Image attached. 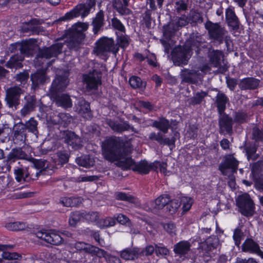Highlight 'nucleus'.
<instances>
[{
    "label": "nucleus",
    "instance_id": "nucleus-1",
    "mask_svg": "<svg viewBox=\"0 0 263 263\" xmlns=\"http://www.w3.org/2000/svg\"><path fill=\"white\" fill-rule=\"evenodd\" d=\"M104 158L110 162H117V165L124 170L132 168L142 174H146L154 168V162L149 163L145 160L135 164L130 156L133 151L129 141L120 137H111L106 139L102 147Z\"/></svg>",
    "mask_w": 263,
    "mask_h": 263
},
{
    "label": "nucleus",
    "instance_id": "nucleus-2",
    "mask_svg": "<svg viewBox=\"0 0 263 263\" xmlns=\"http://www.w3.org/2000/svg\"><path fill=\"white\" fill-rule=\"evenodd\" d=\"M201 43L197 37L194 36L187 39L183 46L176 47L172 52V59L175 65L182 66L187 64L192 55V51L195 50L197 55L201 54Z\"/></svg>",
    "mask_w": 263,
    "mask_h": 263
},
{
    "label": "nucleus",
    "instance_id": "nucleus-3",
    "mask_svg": "<svg viewBox=\"0 0 263 263\" xmlns=\"http://www.w3.org/2000/svg\"><path fill=\"white\" fill-rule=\"evenodd\" d=\"M118 51L119 46L115 45L114 40L106 37H103L98 40L94 48L96 54L102 59H107L108 53L111 52L116 55Z\"/></svg>",
    "mask_w": 263,
    "mask_h": 263
},
{
    "label": "nucleus",
    "instance_id": "nucleus-4",
    "mask_svg": "<svg viewBox=\"0 0 263 263\" xmlns=\"http://www.w3.org/2000/svg\"><path fill=\"white\" fill-rule=\"evenodd\" d=\"M96 0H86L85 3L79 4L70 11L65 13L61 17V20L69 21L79 16L84 18L90 13L91 9L96 6Z\"/></svg>",
    "mask_w": 263,
    "mask_h": 263
},
{
    "label": "nucleus",
    "instance_id": "nucleus-5",
    "mask_svg": "<svg viewBox=\"0 0 263 263\" xmlns=\"http://www.w3.org/2000/svg\"><path fill=\"white\" fill-rule=\"evenodd\" d=\"M205 28L208 31L209 37L215 43L219 45L222 44V39L228 33V31L219 23H213L208 21L204 25Z\"/></svg>",
    "mask_w": 263,
    "mask_h": 263
},
{
    "label": "nucleus",
    "instance_id": "nucleus-6",
    "mask_svg": "<svg viewBox=\"0 0 263 263\" xmlns=\"http://www.w3.org/2000/svg\"><path fill=\"white\" fill-rule=\"evenodd\" d=\"M23 90L18 86H12L6 90L5 101L9 108L15 110L20 104V98L23 94Z\"/></svg>",
    "mask_w": 263,
    "mask_h": 263
},
{
    "label": "nucleus",
    "instance_id": "nucleus-7",
    "mask_svg": "<svg viewBox=\"0 0 263 263\" xmlns=\"http://www.w3.org/2000/svg\"><path fill=\"white\" fill-rule=\"evenodd\" d=\"M236 204L239 211L244 216H251L253 215L254 206L248 194L245 193L238 196L236 199Z\"/></svg>",
    "mask_w": 263,
    "mask_h": 263
},
{
    "label": "nucleus",
    "instance_id": "nucleus-8",
    "mask_svg": "<svg viewBox=\"0 0 263 263\" xmlns=\"http://www.w3.org/2000/svg\"><path fill=\"white\" fill-rule=\"evenodd\" d=\"M35 235L37 238L52 245H60L63 241L61 236L54 230H40L35 233Z\"/></svg>",
    "mask_w": 263,
    "mask_h": 263
},
{
    "label": "nucleus",
    "instance_id": "nucleus-9",
    "mask_svg": "<svg viewBox=\"0 0 263 263\" xmlns=\"http://www.w3.org/2000/svg\"><path fill=\"white\" fill-rule=\"evenodd\" d=\"M63 47V44L62 43H57L49 47L40 48L36 58L39 60V59L45 58L48 59L56 57L62 52Z\"/></svg>",
    "mask_w": 263,
    "mask_h": 263
},
{
    "label": "nucleus",
    "instance_id": "nucleus-10",
    "mask_svg": "<svg viewBox=\"0 0 263 263\" xmlns=\"http://www.w3.org/2000/svg\"><path fill=\"white\" fill-rule=\"evenodd\" d=\"M238 161L232 155H227L224 157L223 162L219 166V169L224 175H229L236 172L238 165Z\"/></svg>",
    "mask_w": 263,
    "mask_h": 263
},
{
    "label": "nucleus",
    "instance_id": "nucleus-11",
    "mask_svg": "<svg viewBox=\"0 0 263 263\" xmlns=\"http://www.w3.org/2000/svg\"><path fill=\"white\" fill-rule=\"evenodd\" d=\"M233 119L225 112L219 114L218 125L219 133L232 135L233 132Z\"/></svg>",
    "mask_w": 263,
    "mask_h": 263
},
{
    "label": "nucleus",
    "instance_id": "nucleus-12",
    "mask_svg": "<svg viewBox=\"0 0 263 263\" xmlns=\"http://www.w3.org/2000/svg\"><path fill=\"white\" fill-rule=\"evenodd\" d=\"M63 138L65 143L74 150L79 149L83 146V141L81 138L72 131L68 130L64 131Z\"/></svg>",
    "mask_w": 263,
    "mask_h": 263
},
{
    "label": "nucleus",
    "instance_id": "nucleus-13",
    "mask_svg": "<svg viewBox=\"0 0 263 263\" xmlns=\"http://www.w3.org/2000/svg\"><path fill=\"white\" fill-rule=\"evenodd\" d=\"M69 84L67 77L65 76H58L53 81L49 90L50 95L55 96L64 91Z\"/></svg>",
    "mask_w": 263,
    "mask_h": 263
},
{
    "label": "nucleus",
    "instance_id": "nucleus-14",
    "mask_svg": "<svg viewBox=\"0 0 263 263\" xmlns=\"http://www.w3.org/2000/svg\"><path fill=\"white\" fill-rule=\"evenodd\" d=\"M106 124L115 132L121 134L124 132L131 130L135 133H138V131L134 127L132 126L127 121L119 122L118 121L113 120L111 119L106 120Z\"/></svg>",
    "mask_w": 263,
    "mask_h": 263
},
{
    "label": "nucleus",
    "instance_id": "nucleus-15",
    "mask_svg": "<svg viewBox=\"0 0 263 263\" xmlns=\"http://www.w3.org/2000/svg\"><path fill=\"white\" fill-rule=\"evenodd\" d=\"M32 162L34 167L37 170H41L39 172H36L34 174H31L30 178L33 180H37L39 179L41 176L51 175L53 172L52 170L49 169L46 166L47 161L43 159H32Z\"/></svg>",
    "mask_w": 263,
    "mask_h": 263
},
{
    "label": "nucleus",
    "instance_id": "nucleus-16",
    "mask_svg": "<svg viewBox=\"0 0 263 263\" xmlns=\"http://www.w3.org/2000/svg\"><path fill=\"white\" fill-rule=\"evenodd\" d=\"M13 141L15 144L21 145L25 142L27 131L22 122L14 125L12 130Z\"/></svg>",
    "mask_w": 263,
    "mask_h": 263
},
{
    "label": "nucleus",
    "instance_id": "nucleus-17",
    "mask_svg": "<svg viewBox=\"0 0 263 263\" xmlns=\"http://www.w3.org/2000/svg\"><path fill=\"white\" fill-rule=\"evenodd\" d=\"M36 42L35 39H29L22 41L20 42V44H17L16 46L19 48L21 55L26 56L33 55L37 47Z\"/></svg>",
    "mask_w": 263,
    "mask_h": 263
},
{
    "label": "nucleus",
    "instance_id": "nucleus-18",
    "mask_svg": "<svg viewBox=\"0 0 263 263\" xmlns=\"http://www.w3.org/2000/svg\"><path fill=\"white\" fill-rule=\"evenodd\" d=\"M74 247L78 251H84L92 255H96L99 257L105 255V251L103 250L84 242H77L74 243Z\"/></svg>",
    "mask_w": 263,
    "mask_h": 263
},
{
    "label": "nucleus",
    "instance_id": "nucleus-19",
    "mask_svg": "<svg viewBox=\"0 0 263 263\" xmlns=\"http://www.w3.org/2000/svg\"><path fill=\"white\" fill-rule=\"evenodd\" d=\"M164 0H146L147 5H149V9H147L143 14V20L146 25L150 24L152 21L151 15L153 11L157 10V6L161 8Z\"/></svg>",
    "mask_w": 263,
    "mask_h": 263
},
{
    "label": "nucleus",
    "instance_id": "nucleus-20",
    "mask_svg": "<svg viewBox=\"0 0 263 263\" xmlns=\"http://www.w3.org/2000/svg\"><path fill=\"white\" fill-rule=\"evenodd\" d=\"M181 83L196 84L198 82L199 73L195 69L183 68L180 73Z\"/></svg>",
    "mask_w": 263,
    "mask_h": 263
},
{
    "label": "nucleus",
    "instance_id": "nucleus-21",
    "mask_svg": "<svg viewBox=\"0 0 263 263\" xmlns=\"http://www.w3.org/2000/svg\"><path fill=\"white\" fill-rule=\"evenodd\" d=\"M21 30L23 33H28L29 35L39 34L44 31L43 27L39 26V21L35 19L24 23Z\"/></svg>",
    "mask_w": 263,
    "mask_h": 263
},
{
    "label": "nucleus",
    "instance_id": "nucleus-22",
    "mask_svg": "<svg viewBox=\"0 0 263 263\" xmlns=\"http://www.w3.org/2000/svg\"><path fill=\"white\" fill-rule=\"evenodd\" d=\"M208 57L210 59V62L215 67H220V71L224 72L227 70V68L224 67H221V61H223V53L222 51L218 50H214L209 49Z\"/></svg>",
    "mask_w": 263,
    "mask_h": 263
},
{
    "label": "nucleus",
    "instance_id": "nucleus-23",
    "mask_svg": "<svg viewBox=\"0 0 263 263\" xmlns=\"http://www.w3.org/2000/svg\"><path fill=\"white\" fill-rule=\"evenodd\" d=\"M226 20L228 26L233 30H237L239 28L240 22L235 14L234 8L229 7L226 10Z\"/></svg>",
    "mask_w": 263,
    "mask_h": 263
},
{
    "label": "nucleus",
    "instance_id": "nucleus-24",
    "mask_svg": "<svg viewBox=\"0 0 263 263\" xmlns=\"http://www.w3.org/2000/svg\"><path fill=\"white\" fill-rule=\"evenodd\" d=\"M84 83L88 90H96L99 85L101 84L102 77L95 75L93 73H88L83 76Z\"/></svg>",
    "mask_w": 263,
    "mask_h": 263
},
{
    "label": "nucleus",
    "instance_id": "nucleus-25",
    "mask_svg": "<svg viewBox=\"0 0 263 263\" xmlns=\"http://www.w3.org/2000/svg\"><path fill=\"white\" fill-rule=\"evenodd\" d=\"M25 100V103L20 110L21 116L24 117L34 111L37 106V100L35 96H26Z\"/></svg>",
    "mask_w": 263,
    "mask_h": 263
},
{
    "label": "nucleus",
    "instance_id": "nucleus-26",
    "mask_svg": "<svg viewBox=\"0 0 263 263\" xmlns=\"http://www.w3.org/2000/svg\"><path fill=\"white\" fill-rule=\"evenodd\" d=\"M148 139L152 141H156L160 144L167 145L170 147L171 149L175 147L174 138H165L161 132L157 133L152 132L150 133L148 135Z\"/></svg>",
    "mask_w": 263,
    "mask_h": 263
},
{
    "label": "nucleus",
    "instance_id": "nucleus-27",
    "mask_svg": "<svg viewBox=\"0 0 263 263\" xmlns=\"http://www.w3.org/2000/svg\"><path fill=\"white\" fill-rule=\"evenodd\" d=\"M32 88L36 89L41 85H44L49 81V77L44 70H38L31 75Z\"/></svg>",
    "mask_w": 263,
    "mask_h": 263
},
{
    "label": "nucleus",
    "instance_id": "nucleus-28",
    "mask_svg": "<svg viewBox=\"0 0 263 263\" xmlns=\"http://www.w3.org/2000/svg\"><path fill=\"white\" fill-rule=\"evenodd\" d=\"M51 97L53 99L55 104L58 106H60L65 109H67L71 108L72 106V103L70 96L67 94H56L55 96L51 95Z\"/></svg>",
    "mask_w": 263,
    "mask_h": 263
},
{
    "label": "nucleus",
    "instance_id": "nucleus-29",
    "mask_svg": "<svg viewBox=\"0 0 263 263\" xmlns=\"http://www.w3.org/2000/svg\"><path fill=\"white\" fill-rule=\"evenodd\" d=\"M27 154L22 147L13 148L8 155L7 162L9 165H10L16 160L27 159Z\"/></svg>",
    "mask_w": 263,
    "mask_h": 263
},
{
    "label": "nucleus",
    "instance_id": "nucleus-30",
    "mask_svg": "<svg viewBox=\"0 0 263 263\" xmlns=\"http://www.w3.org/2000/svg\"><path fill=\"white\" fill-rule=\"evenodd\" d=\"M243 252L255 253L263 258V252L260 250L258 245L252 239H247L242 245Z\"/></svg>",
    "mask_w": 263,
    "mask_h": 263
},
{
    "label": "nucleus",
    "instance_id": "nucleus-31",
    "mask_svg": "<svg viewBox=\"0 0 263 263\" xmlns=\"http://www.w3.org/2000/svg\"><path fill=\"white\" fill-rule=\"evenodd\" d=\"M24 162H18V166H16L14 170L15 178L16 181H26L30 176L28 172V167L24 164Z\"/></svg>",
    "mask_w": 263,
    "mask_h": 263
},
{
    "label": "nucleus",
    "instance_id": "nucleus-32",
    "mask_svg": "<svg viewBox=\"0 0 263 263\" xmlns=\"http://www.w3.org/2000/svg\"><path fill=\"white\" fill-rule=\"evenodd\" d=\"M259 83V80L253 77H248L242 79L238 84V86L241 90H254L257 88Z\"/></svg>",
    "mask_w": 263,
    "mask_h": 263
},
{
    "label": "nucleus",
    "instance_id": "nucleus-33",
    "mask_svg": "<svg viewBox=\"0 0 263 263\" xmlns=\"http://www.w3.org/2000/svg\"><path fill=\"white\" fill-rule=\"evenodd\" d=\"M141 255L140 249L138 248H128L120 252L121 257L126 260H134Z\"/></svg>",
    "mask_w": 263,
    "mask_h": 263
},
{
    "label": "nucleus",
    "instance_id": "nucleus-34",
    "mask_svg": "<svg viewBox=\"0 0 263 263\" xmlns=\"http://www.w3.org/2000/svg\"><path fill=\"white\" fill-rule=\"evenodd\" d=\"M229 100L227 96L220 91H218L216 98L215 103L218 114L224 113L226 109V104Z\"/></svg>",
    "mask_w": 263,
    "mask_h": 263
},
{
    "label": "nucleus",
    "instance_id": "nucleus-35",
    "mask_svg": "<svg viewBox=\"0 0 263 263\" xmlns=\"http://www.w3.org/2000/svg\"><path fill=\"white\" fill-rule=\"evenodd\" d=\"M94 34H97L101 28L104 25V13L103 10H100L93 18L92 24Z\"/></svg>",
    "mask_w": 263,
    "mask_h": 263
},
{
    "label": "nucleus",
    "instance_id": "nucleus-36",
    "mask_svg": "<svg viewBox=\"0 0 263 263\" xmlns=\"http://www.w3.org/2000/svg\"><path fill=\"white\" fill-rule=\"evenodd\" d=\"M128 5V1L127 0V3H125L124 1L113 0L112 7L121 15H128L131 11L127 8Z\"/></svg>",
    "mask_w": 263,
    "mask_h": 263
},
{
    "label": "nucleus",
    "instance_id": "nucleus-37",
    "mask_svg": "<svg viewBox=\"0 0 263 263\" xmlns=\"http://www.w3.org/2000/svg\"><path fill=\"white\" fill-rule=\"evenodd\" d=\"M251 171L254 181H263V160L254 163Z\"/></svg>",
    "mask_w": 263,
    "mask_h": 263
},
{
    "label": "nucleus",
    "instance_id": "nucleus-38",
    "mask_svg": "<svg viewBox=\"0 0 263 263\" xmlns=\"http://www.w3.org/2000/svg\"><path fill=\"white\" fill-rule=\"evenodd\" d=\"M152 126L162 132L164 134L168 132L171 127L170 121L165 118H160L158 120H155L153 122Z\"/></svg>",
    "mask_w": 263,
    "mask_h": 263
},
{
    "label": "nucleus",
    "instance_id": "nucleus-39",
    "mask_svg": "<svg viewBox=\"0 0 263 263\" xmlns=\"http://www.w3.org/2000/svg\"><path fill=\"white\" fill-rule=\"evenodd\" d=\"M24 60V57L18 54L12 56L7 62L6 66L8 68L18 69L23 67L22 62Z\"/></svg>",
    "mask_w": 263,
    "mask_h": 263
},
{
    "label": "nucleus",
    "instance_id": "nucleus-40",
    "mask_svg": "<svg viewBox=\"0 0 263 263\" xmlns=\"http://www.w3.org/2000/svg\"><path fill=\"white\" fill-rule=\"evenodd\" d=\"M84 39V36L82 34L79 36L70 35L67 42V46L70 50L77 51L80 48Z\"/></svg>",
    "mask_w": 263,
    "mask_h": 263
},
{
    "label": "nucleus",
    "instance_id": "nucleus-41",
    "mask_svg": "<svg viewBox=\"0 0 263 263\" xmlns=\"http://www.w3.org/2000/svg\"><path fill=\"white\" fill-rule=\"evenodd\" d=\"M88 25L86 23L78 22L72 26L70 29V35L79 36L82 34L85 38V34L84 32L88 28Z\"/></svg>",
    "mask_w": 263,
    "mask_h": 263
},
{
    "label": "nucleus",
    "instance_id": "nucleus-42",
    "mask_svg": "<svg viewBox=\"0 0 263 263\" xmlns=\"http://www.w3.org/2000/svg\"><path fill=\"white\" fill-rule=\"evenodd\" d=\"M77 163L86 168L90 167L94 165V159L89 155L82 156L76 159Z\"/></svg>",
    "mask_w": 263,
    "mask_h": 263
},
{
    "label": "nucleus",
    "instance_id": "nucleus-43",
    "mask_svg": "<svg viewBox=\"0 0 263 263\" xmlns=\"http://www.w3.org/2000/svg\"><path fill=\"white\" fill-rule=\"evenodd\" d=\"M170 202V196L168 195H162L158 197L153 202V208L154 210L163 209Z\"/></svg>",
    "mask_w": 263,
    "mask_h": 263
},
{
    "label": "nucleus",
    "instance_id": "nucleus-44",
    "mask_svg": "<svg viewBox=\"0 0 263 263\" xmlns=\"http://www.w3.org/2000/svg\"><path fill=\"white\" fill-rule=\"evenodd\" d=\"M245 149L248 160H254L258 158V155L256 154L257 145L255 143H247L245 145Z\"/></svg>",
    "mask_w": 263,
    "mask_h": 263
},
{
    "label": "nucleus",
    "instance_id": "nucleus-45",
    "mask_svg": "<svg viewBox=\"0 0 263 263\" xmlns=\"http://www.w3.org/2000/svg\"><path fill=\"white\" fill-rule=\"evenodd\" d=\"M177 26L174 22L168 24L163 27V35L168 40H171L178 31Z\"/></svg>",
    "mask_w": 263,
    "mask_h": 263
},
{
    "label": "nucleus",
    "instance_id": "nucleus-46",
    "mask_svg": "<svg viewBox=\"0 0 263 263\" xmlns=\"http://www.w3.org/2000/svg\"><path fill=\"white\" fill-rule=\"evenodd\" d=\"M82 201L80 197H62L60 203L64 206L69 207L78 205Z\"/></svg>",
    "mask_w": 263,
    "mask_h": 263
},
{
    "label": "nucleus",
    "instance_id": "nucleus-47",
    "mask_svg": "<svg viewBox=\"0 0 263 263\" xmlns=\"http://www.w3.org/2000/svg\"><path fill=\"white\" fill-rule=\"evenodd\" d=\"M11 248L12 247L9 245H0V250L3 251L2 255L3 258L8 260L18 259L21 257L19 254L16 253L5 251V250Z\"/></svg>",
    "mask_w": 263,
    "mask_h": 263
},
{
    "label": "nucleus",
    "instance_id": "nucleus-48",
    "mask_svg": "<svg viewBox=\"0 0 263 263\" xmlns=\"http://www.w3.org/2000/svg\"><path fill=\"white\" fill-rule=\"evenodd\" d=\"M80 103L79 114L84 118L90 119L92 115L89 104L85 100L81 101Z\"/></svg>",
    "mask_w": 263,
    "mask_h": 263
},
{
    "label": "nucleus",
    "instance_id": "nucleus-49",
    "mask_svg": "<svg viewBox=\"0 0 263 263\" xmlns=\"http://www.w3.org/2000/svg\"><path fill=\"white\" fill-rule=\"evenodd\" d=\"M208 95V93L206 91L197 92L193 97L189 99V103L193 106L200 104Z\"/></svg>",
    "mask_w": 263,
    "mask_h": 263
},
{
    "label": "nucleus",
    "instance_id": "nucleus-50",
    "mask_svg": "<svg viewBox=\"0 0 263 263\" xmlns=\"http://www.w3.org/2000/svg\"><path fill=\"white\" fill-rule=\"evenodd\" d=\"M115 196L116 199L117 200L128 201L129 202L134 203L136 205H138L139 203V200L137 198L130 195H128L124 193L116 192L115 194Z\"/></svg>",
    "mask_w": 263,
    "mask_h": 263
},
{
    "label": "nucleus",
    "instance_id": "nucleus-51",
    "mask_svg": "<svg viewBox=\"0 0 263 263\" xmlns=\"http://www.w3.org/2000/svg\"><path fill=\"white\" fill-rule=\"evenodd\" d=\"M190 248L189 242L185 241H180L175 245L174 251L175 253L184 254L187 252Z\"/></svg>",
    "mask_w": 263,
    "mask_h": 263
},
{
    "label": "nucleus",
    "instance_id": "nucleus-52",
    "mask_svg": "<svg viewBox=\"0 0 263 263\" xmlns=\"http://www.w3.org/2000/svg\"><path fill=\"white\" fill-rule=\"evenodd\" d=\"M37 124V121L33 118H31L25 123H24V125L25 126L26 131L37 135L38 134Z\"/></svg>",
    "mask_w": 263,
    "mask_h": 263
},
{
    "label": "nucleus",
    "instance_id": "nucleus-53",
    "mask_svg": "<svg viewBox=\"0 0 263 263\" xmlns=\"http://www.w3.org/2000/svg\"><path fill=\"white\" fill-rule=\"evenodd\" d=\"M233 121L238 124H242L247 122L248 116L247 114L243 111H238L234 112L233 115Z\"/></svg>",
    "mask_w": 263,
    "mask_h": 263
},
{
    "label": "nucleus",
    "instance_id": "nucleus-54",
    "mask_svg": "<svg viewBox=\"0 0 263 263\" xmlns=\"http://www.w3.org/2000/svg\"><path fill=\"white\" fill-rule=\"evenodd\" d=\"M57 122H54V124H60L64 127L67 126L71 121V117L68 114L60 113L58 116Z\"/></svg>",
    "mask_w": 263,
    "mask_h": 263
},
{
    "label": "nucleus",
    "instance_id": "nucleus-55",
    "mask_svg": "<svg viewBox=\"0 0 263 263\" xmlns=\"http://www.w3.org/2000/svg\"><path fill=\"white\" fill-rule=\"evenodd\" d=\"M5 227L7 230L10 231H22L25 230L27 226L24 222L16 221L9 222L6 224Z\"/></svg>",
    "mask_w": 263,
    "mask_h": 263
},
{
    "label": "nucleus",
    "instance_id": "nucleus-56",
    "mask_svg": "<svg viewBox=\"0 0 263 263\" xmlns=\"http://www.w3.org/2000/svg\"><path fill=\"white\" fill-rule=\"evenodd\" d=\"M84 213H82L80 211H76L71 214L69 222L70 226H75L77 223L83 220Z\"/></svg>",
    "mask_w": 263,
    "mask_h": 263
},
{
    "label": "nucleus",
    "instance_id": "nucleus-57",
    "mask_svg": "<svg viewBox=\"0 0 263 263\" xmlns=\"http://www.w3.org/2000/svg\"><path fill=\"white\" fill-rule=\"evenodd\" d=\"M129 44V37L125 35L121 34V35H117V44L119 48L120 47L122 48H126Z\"/></svg>",
    "mask_w": 263,
    "mask_h": 263
},
{
    "label": "nucleus",
    "instance_id": "nucleus-58",
    "mask_svg": "<svg viewBox=\"0 0 263 263\" xmlns=\"http://www.w3.org/2000/svg\"><path fill=\"white\" fill-rule=\"evenodd\" d=\"M129 83L133 88H140L145 87V83L143 82L140 78L137 76H132L129 78Z\"/></svg>",
    "mask_w": 263,
    "mask_h": 263
},
{
    "label": "nucleus",
    "instance_id": "nucleus-59",
    "mask_svg": "<svg viewBox=\"0 0 263 263\" xmlns=\"http://www.w3.org/2000/svg\"><path fill=\"white\" fill-rule=\"evenodd\" d=\"M92 63L93 64L92 70L89 73H93L97 76L102 77V71L105 68L103 64L95 61Z\"/></svg>",
    "mask_w": 263,
    "mask_h": 263
},
{
    "label": "nucleus",
    "instance_id": "nucleus-60",
    "mask_svg": "<svg viewBox=\"0 0 263 263\" xmlns=\"http://www.w3.org/2000/svg\"><path fill=\"white\" fill-rule=\"evenodd\" d=\"M252 139L256 142H263V129L257 126H254L252 129Z\"/></svg>",
    "mask_w": 263,
    "mask_h": 263
},
{
    "label": "nucleus",
    "instance_id": "nucleus-61",
    "mask_svg": "<svg viewBox=\"0 0 263 263\" xmlns=\"http://www.w3.org/2000/svg\"><path fill=\"white\" fill-rule=\"evenodd\" d=\"M179 202L182 205L183 212H186L191 209L193 203V200L190 197L184 196L181 198Z\"/></svg>",
    "mask_w": 263,
    "mask_h": 263
},
{
    "label": "nucleus",
    "instance_id": "nucleus-62",
    "mask_svg": "<svg viewBox=\"0 0 263 263\" xmlns=\"http://www.w3.org/2000/svg\"><path fill=\"white\" fill-rule=\"evenodd\" d=\"M180 206V202L178 199L170 200L167 205V209L169 212L173 214L175 213Z\"/></svg>",
    "mask_w": 263,
    "mask_h": 263
},
{
    "label": "nucleus",
    "instance_id": "nucleus-63",
    "mask_svg": "<svg viewBox=\"0 0 263 263\" xmlns=\"http://www.w3.org/2000/svg\"><path fill=\"white\" fill-rule=\"evenodd\" d=\"M116 223L115 219L111 217L103 218L99 221V225L101 228H106L114 226Z\"/></svg>",
    "mask_w": 263,
    "mask_h": 263
},
{
    "label": "nucleus",
    "instance_id": "nucleus-64",
    "mask_svg": "<svg viewBox=\"0 0 263 263\" xmlns=\"http://www.w3.org/2000/svg\"><path fill=\"white\" fill-rule=\"evenodd\" d=\"M111 25L115 29L118 30L121 33H125V29L124 26L117 17H114L111 19Z\"/></svg>",
    "mask_w": 263,
    "mask_h": 263
}]
</instances>
